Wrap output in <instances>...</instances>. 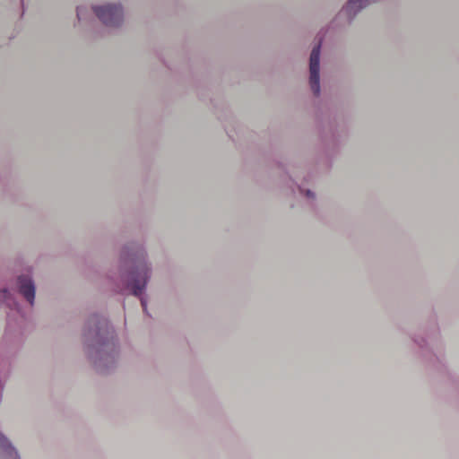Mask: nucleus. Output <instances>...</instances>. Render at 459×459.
<instances>
[{
	"label": "nucleus",
	"mask_w": 459,
	"mask_h": 459,
	"mask_svg": "<svg viewBox=\"0 0 459 459\" xmlns=\"http://www.w3.org/2000/svg\"><path fill=\"white\" fill-rule=\"evenodd\" d=\"M7 294H8V291L6 290H3V295H4V298L7 296Z\"/></svg>",
	"instance_id": "1a4fd4ad"
},
{
	"label": "nucleus",
	"mask_w": 459,
	"mask_h": 459,
	"mask_svg": "<svg viewBox=\"0 0 459 459\" xmlns=\"http://www.w3.org/2000/svg\"><path fill=\"white\" fill-rule=\"evenodd\" d=\"M93 10L98 18L107 26H117L122 22L123 12L120 5L94 6Z\"/></svg>",
	"instance_id": "f257e3e1"
},
{
	"label": "nucleus",
	"mask_w": 459,
	"mask_h": 459,
	"mask_svg": "<svg viewBox=\"0 0 459 459\" xmlns=\"http://www.w3.org/2000/svg\"><path fill=\"white\" fill-rule=\"evenodd\" d=\"M375 0H349L345 12L350 15H355L359 10L369 4L371 2Z\"/></svg>",
	"instance_id": "39448f33"
},
{
	"label": "nucleus",
	"mask_w": 459,
	"mask_h": 459,
	"mask_svg": "<svg viewBox=\"0 0 459 459\" xmlns=\"http://www.w3.org/2000/svg\"><path fill=\"white\" fill-rule=\"evenodd\" d=\"M92 321L96 324V333H97V335H99L100 333L102 325H106V322L105 321L101 322L97 317L92 318Z\"/></svg>",
	"instance_id": "0eeeda50"
},
{
	"label": "nucleus",
	"mask_w": 459,
	"mask_h": 459,
	"mask_svg": "<svg viewBox=\"0 0 459 459\" xmlns=\"http://www.w3.org/2000/svg\"><path fill=\"white\" fill-rule=\"evenodd\" d=\"M0 458L18 459L19 455L8 439L0 433Z\"/></svg>",
	"instance_id": "20e7f679"
},
{
	"label": "nucleus",
	"mask_w": 459,
	"mask_h": 459,
	"mask_svg": "<svg viewBox=\"0 0 459 459\" xmlns=\"http://www.w3.org/2000/svg\"><path fill=\"white\" fill-rule=\"evenodd\" d=\"M141 304L143 308V311H146V301L143 298H141Z\"/></svg>",
	"instance_id": "6e6552de"
},
{
	"label": "nucleus",
	"mask_w": 459,
	"mask_h": 459,
	"mask_svg": "<svg viewBox=\"0 0 459 459\" xmlns=\"http://www.w3.org/2000/svg\"><path fill=\"white\" fill-rule=\"evenodd\" d=\"M307 196H312V193L310 191H307Z\"/></svg>",
	"instance_id": "9b49d317"
},
{
	"label": "nucleus",
	"mask_w": 459,
	"mask_h": 459,
	"mask_svg": "<svg viewBox=\"0 0 459 459\" xmlns=\"http://www.w3.org/2000/svg\"><path fill=\"white\" fill-rule=\"evenodd\" d=\"M77 16L80 19V16H81V10L80 9L77 10Z\"/></svg>",
	"instance_id": "9d476101"
},
{
	"label": "nucleus",
	"mask_w": 459,
	"mask_h": 459,
	"mask_svg": "<svg viewBox=\"0 0 459 459\" xmlns=\"http://www.w3.org/2000/svg\"><path fill=\"white\" fill-rule=\"evenodd\" d=\"M19 290L21 294L30 302V305H33L35 299V287L29 276H20L18 278Z\"/></svg>",
	"instance_id": "7ed1b4c3"
},
{
	"label": "nucleus",
	"mask_w": 459,
	"mask_h": 459,
	"mask_svg": "<svg viewBox=\"0 0 459 459\" xmlns=\"http://www.w3.org/2000/svg\"><path fill=\"white\" fill-rule=\"evenodd\" d=\"M320 43L314 47L310 54V86L315 95L320 92L319 84V58H320Z\"/></svg>",
	"instance_id": "f03ea898"
},
{
	"label": "nucleus",
	"mask_w": 459,
	"mask_h": 459,
	"mask_svg": "<svg viewBox=\"0 0 459 459\" xmlns=\"http://www.w3.org/2000/svg\"><path fill=\"white\" fill-rule=\"evenodd\" d=\"M146 279L144 278L143 281L134 279L131 283V288L133 294L134 296L140 297L145 288Z\"/></svg>",
	"instance_id": "423d86ee"
}]
</instances>
